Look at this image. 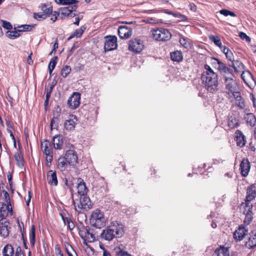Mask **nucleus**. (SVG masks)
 Wrapping results in <instances>:
<instances>
[{
  "label": "nucleus",
  "instance_id": "bf43d9fd",
  "mask_svg": "<svg viewBox=\"0 0 256 256\" xmlns=\"http://www.w3.org/2000/svg\"><path fill=\"white\" fill-rule=\"evenodd\" d=\"M116 256H132L130 254H128L127 252L124 251L122 250H120L118 252H117Z\"/></svg>",
  "mask_w": 256,
  "mask_h": 256
},
{
  "label": "nucleus",
  "instance_id": "f03ea898",
  "mask_svg": "<svg viewBox=\"0 0 256 256\" xmlns=\"http://www.w3.org/2000/svg\"><path fill=\"white\" fill-rule=\"evenodd\" d=\"M212 64L220 72L221 80L223 81L226 78L230 79L235 77L233 70L231 67H228L225 64L216 58H212Z\"/></svg>",
  "mask_w": 256,
  "mask_h": 256
},
{
  "label": "nucleus",
  "instance_id": "6e6552de",
  "mask_svg": "<svg viewBox=\"0 0 256 256\" xmlns=\"http://www.w3.org/2000/svg\"><path fill=\"white\" fill-rule=\"evenodd\" d=\"M240 206H244V214H245L244 222L248 224L251 222L253 219V205L252 204H250V202L248 204V202H242L240 204Z\"/></svg>",
  "mask_w": 256,
  "mask_h": 256
},
{
  "label": "nucleus",
  "instance_id": "e2e57ef3",
  "mask_svg": "<svg viewBox=\"0 0 256 256\" xmlns=\"http://www.w3.org/2000/svg\"><path fill=\"white\" fill-rule=\"evenodd\" d=\"M54 87V85L51 84L49 88H48L46 90V96H50L51 92L52 90Z\"/></svg>",
  "mask_w": 256,
  "mask_h": 256
},
{
  "label": "nucleus",
  "instance_id": "79ce46f5",
  "mask_svg": "<svg viewBox=\"0 0 256 256\" xmlns=\"http://www.w3.org/2000/svg\"><path fill=\"white\" fill-rule=\"evenodd\" d=\"M19 32L18 30L8 31L6 34L8 38L14 40L20 36Z\"/></svg>",
  "mask_w": 256,
  "mask_h": 256
},
{
  "label": "nucleus",
  "instance_id": "72a5a7b5",
  "mask_svg": "<svg viewBox=\"0 0 256 256\" xmlns=\"http://www.w3.org/2000/svg\"><path fill=\"white\" fill-rule=\"evenodd\" d=\"M244 120L248 124H249L251 126H254L256 124V116L252 113H248L246 114L244 117Z\"/></svg>",
  "mask_w": 256,
  "mask_h": 256
},
{
  "label": "nucleus",
  "instance_id": "f3484780",
  "mask_svg": "<svg viewBox=\"0 0 256 256\" xmlns=\"http://www.w3.org/2000/svg\"><path fill=\"white\" fill-rule=\"evenodd\" d=\"M250 162L248 158H244L240 164V170L241 174L246 177L250 172Z\"/></svg>",
  "mask_w": 256,
  "mask_h": 256
},
{
  "label": "nucleus",
  "instance_id": "3c124183",
  "mask_svg": "<svg viewBox=\"0 0 256 256\" xmlns=\"http://www.w3.org/2000/svg\"><path fill=\"white\" fill-rule=\"evenodd\" d=\"M204 71L203 72L202 74H208L213 73H215L213 70L210 67V66L207 64L204 66Z\"/></svg>",
  "mask_w": 256,
  "mask_h": 256
},
{
  "label": "nucleus",
  "instance_id": "69168bd1",
  "mask_svg": "<svg viewBox=\"0 0 256 256\" xmlns=\"http://www.w3.org/2000/svg\"><path fill=\"white\" fill-rule=\"evenodd\" d=\"M55 250H56V255H60V254H62L59 245L57 244L56 246Z\"/></svg>",
  "mask_w": 256,
  "mask_h": 256
},
{
  "label": "nucleus",
  "instance_id": "c756f323",
  "mask_svg": "<svg viewBox=\"0 0 256 256\" xmlns=\"http://www.w3.org/2000/svg\"><path fill=\"white\" fill-rule=\"evenodd\" d=\"M171 60L174 62H180L183 59L182 53L180 50H176L170 52Z\"/></svg>",
  "mask_w": 256,
  "mask_h": 256
},
{
  "label": "nucleus",
  "instance_id": "4be33fe9",
  "mask_svg": "<svg viewBox=\"0 0 256 256\" xmlns=\"http://www.w3.org/2000/svg\"><path fill=\"white\" fill-rule=\"evenodd\" d=\"M71 118L70 120H66L64 124V128L68 130H72L75 128L76 122L77 119L76 116L74 115H72Z\"/></svg>",
  "mask_w": 256,
  "mask_h": 256
},
{
  "label": "nucleus",
  "instance_id": "7c9ffc66",
  "mask_svg": "<svg viewBox=\"0 0 256 256\" xmlns=\"http://www.w3.org/2000/svg\"><path fill=\"white\" fill-rule=\"evenodd\" d=\"M12 212V208H10V206L6 204H2V207L0 208V217L4 220L8 216L9 210Z\"/></svg>",
  "mask_w": 256,
  "mask_h": 256
},
{
  "label": "nucleus",
  "instance_id": "a18cd8bd",
  "mask_svg": "<svg viewBox=\"0 0 256 256\" xmlns=\"http://www.w3.org/2000/svg\"><path fill=\"white\" fill-rule=\"evenodd\" d=\"M236 98L235 104L240 109H243L245 107L244 102L242 100V97H234Z\"/></svg>",
  "mask_w": 256,
  "mask_h": 256
},
{
  "label": "nucleus",
  "instance_id": "a878e982",
  "mask_svg": "<svg viewBox=\"0 0 256 256\" xmlns=\"http://www.w3.org/2000/svg\"><path fill=\"white\" fill-rule=\"evenodd\" d=\"M241 78L247 84H250L254 81V78L249 70H242V72Z\"/></svg>",
  "mask_w": 256,
  "mask_h": 256
},
{
  "label": "nucleus",
  "instance_id": "9d476101",
  "mask_svg": "<svg viewBox=\"0 0 256 256\" xmlns=\"http://www.w3.org/2000/svg\"><path fill=\"white\" fill-rule=\"evenodd\" d=\"M65 158H66L68 164L74 168L78 163V156L76 152L72 150H68L66 152Z\"/></svg>",
  "mask_w": 256,
  "mask_h": 256
},
{
  "label": "nucleus",
  "instance_id": "6ab92c4d",
  "mask_svg": "<svg viewBox=\"0 0 256 256\" xmlns=\"http://www.w3.org/2000/svg\"><path fill=\"white\" fill-rule=\"evenodd\" d=\"M77 182V189L78 194H80V196L87 194L88 190L86 188L84 180L82 178H78Z\"/></svg>",
  "mask_w": 256,
  "mask_h": 256
},
{
  "label": "nucleus",
  "instance_id": "473e14b6",
  "mask_svg": "<svg viewBox=\"0 0 256 256\" xmlns=\"http://www.w3.org/2000/svg\"><path fill=\"white\" fill-rule=\"evenodd\" d=\"M239 126V120L234 116H229L228 119V126L232 128H236Z\"/></svg>",
  "mask_w": 256,
  "mask_h": 256
},
{
  "label": "nucleus",
  "instance_id": "774afa93",
  "mask_svg": "<svg viewBox=\"0 0 256 256\" xmlns=\"http://www.w3.org/2000/svg\"><path fill=\"white\" fill-rule=\"evenodd\" d=\"M103 256H111L110 254L107 251L104 247H102Z\"/></svg>",
  "mask_w": 256,
  "mask_h": 256
},
{
  "label": "nucleus",
  "instance_id": "1a4fd4ad",
  "mask_svg": "<svg viewBox=\"0 0 256 256\" xmlns=\"http://www.w3.org/2000/svg\"><path fill=\"white\" fill-rule=\"evenodd\" d=\"M104 50L108 52L115 50L118 47L117 38L115 36H106L104 37Z\"/></svg>",
  "mask_w": 256,
  "mask_h": 256
},
{
  "label": "nucleus",
  "instance_id": "603ef678",
  "mask_svg": "<svg viewBox=\"0 0 256 256\" xmlns=\"http://www.w3.org/2000/svg\"><path fill=\"white\" fill-rule=\"evenodd\" d=\"M0 22H2V26L4 28L8 30H11L12 28V26L10 22L3 20H1Z\"/></svg>",
  "mask_w": 256,
  "mask_h": 256
},
{
  "label": "nucleus",
  "instance_id": "20e7f679",
  "mask_svg": "<svg viewBox=\"0 0 256 256\" xmlns=\"http://www.w3.org/2000/svg\"><path fill=\"white\" fill-rule=\"evenodd\" d=\"M225 92L229 96H240V88L234 78L222 81Z\"/></svg>",
  "mask_w": 256,
  "mask_h": 256
},
{
  "label": "nucleus",
  "instance_id": "f8f14e48",
  "mask_svg": "<svg viewBox=\"0 0 256 256\" xmlns=\"http://www.w3.org/2000/svg\"><path fill=\"white\" fill-rule=\"evenodd\" d=\"M144 48V45L140 39H132L130 40L128 49L136 53L140 52Z\"/></svg>",
  "mask_w": 256,
  "mask_h": 256
},
{
  "label": "nucleus",
  "instance_id": "dca6fc26",
  "mask_svg": "<svg viewBox=\"0 0 256 256\" xmlns=\"http://www.w3.org/2000/svg\"><path fill=\"white\" fill-rule=\"evenodd\" d=\"M118 34L122 39H127L132 34V30L126 26H121L118 29Z\"/></svg>",
  "mask_w": 256,
  "mask_h": 256
},
{
  "label": "nucleus",
  "instance_id": "c9c22d12",
  "mask_svg": "<svg viewBox=\"0 0 256 256\" xmlns=\"http://www.w3.org/2000/svg\"><path fill=\"white\" fill-rule=\"evenodd\" d=\"M36 24H22L18 26V32H30L32 28L35 26Z\"/></svg>",
  "mask_w": 256,
  "mask_h": 256
},
{
  "label": "nucleus",
  "instance_id": "c85d7f7f",
  "mask_svg": "<svg viewBox=\"0 0 256 256\" xmlns=\"http://www.w3.org/2000/svg\"><path fill=\"white\" fill-rule=\"evenodd\" d=\"M41 10L48 18L52 13V6L50 4H42Z\"/></svg>",
  "mask_w": 256,
  "mask_h": 256
},
{
  "label": "nucleus",
  "instance_id": "393cba45",
  "mask_svg": "<svg viewBox=\"0 0 256 256\" xmlns=\"http://www.w3.org/2000/svg\"><path fill=\"white\" fill-rule=\"evenodd\" d=\"M81 97H69L67 101L68 107L74 110L78 107L80 104V98Z\"/></svg>",
  "mask_w": 256,
  "mask_h": 256
},
{
  "label": "nucleus",
  "instance_id": "aec40b11",
  "mask_svg": "<svg viewBox=\"0 0 256 256\" xmlns=\"http://www.w3.org/2000/svg\"><path fill=\"white\" fill-rule=\"evenodd\" d=\"M236 144L241 148L244 146L246 143V140L244 135L240 130H236L235 132Z\"/></svg>",
  "mask_w": 256,
  "mask_h": 256
},
{
  "label": "nucleus",
  "instance_id": "5fc2aeb1",
  "mask_svg": "<svg viewBox=\"0 0 256 256\" xmlns=\"http://www.w3.org/2000/svg\"><path fill=\"white\" fill-rule=\"evenodd\" d=\"M78 0H62V3L61 4L62 5H70L78 4Z\"/></svg>",
  "mask_w": 256,
  "mask_h": 256
},
{
  "label": "nucleus",
  "instance_id": "8fccbe9b",
  "mask_svg": "<svg viewBox=\"0 0 256 256\" xmlns=\"http://www.w3.org/2000/svg\"><path fill=\"white\" fill-rule=\"evenodd\" d=\"M46 166L47 167L50 168L51 166L52 162L53 159V153L46 154Z\"/></svg>",
  "mask_w": 256,
  "mask_h": 256
},
{
  "label": "nucleus",
  "instance_id": "c03bdc74",
  "mask_svg": "<svg viewBox=\"0 0 256 256\" xmlns=\"http://www.w3.org/2000/svg\"><path fill=\"white\" fill-rule=\"evenodd\" d=\"M71 72V68L68 66H64L61 71V76L65 78Z\"/></svg>",
  "mask_w": 256,
  "mask_h": 256
},
{
  "label": "nucleus",
  "instance_id": "a19ab883",
  "mask_svg": "<svg viewBox=\"0 0 256 256\" xmlns=\"http://www.w3.org/2000/svg\"><path fill=\"white\" fill-rule=\"evenodd\" d=\"M65 248L66 251L68 256H78L77 254L69 244L66 243V244H65Z\"/></svg>",
  "mask_w": 256,
  "mask_h": 256
},
{
  "label": "nucleus",
  "instance_id": "0e129e2a",
  "mask_svg": "<svg viewBox=\"0 0 256 256\" xmlns=\"http://www.w3.org/2000/svg\"><path fill=\"white\" fill-rule=\"evenodd\" d=\"M188 7L190 10L193 12H196L197 10L196 6L193 3H190L188 5Z\"/></svg>",
  "mask_w": 256,
  "mask_h": 256
},
{
  "label": "nucleus",
  "instance_id": "6e6d98bb",
  "mask_svg": "<svg viewBox=\"0 0 256 256\" xmlns=\"http://www.w3.org/2000/svg\"><path fill=\"white\" fill-rule=\"evenodd\" d=\"M239 36L242 40H246L247 42H250V38L244 32H240L239 33Z\"/></svg>",
  "mask_w": 256,
  "mask_h": 256
},
{
  "label": "nucleus",
  "instance_id": "ea45409f",
  "mask_svg": "<svg viewBox=\"0 0 256 256\" xmlns=\"http://www.w3.org/2000/svg\"><path fill=\"white\" fill-rule=\"evenodd\" d=\"M85 230L86 231V234H88V237L87 238L88 239L90 238L91 240H88V242H92L96 240L94 234H93V230H91L90 228L88 226H86Z\"/></svg>",
  "mask_w": 256,
  "mask_h": 256
},
{
  "label": "nucleus",
  "instance_id": "58836bf2",
  "mask_svg": "<svg viewBox=\"0 0 256 256\" xmlns=\"http://www.w3.org/2000/svg\"><path fill=\"white\" fill-rule=\"evenodd\" d=\"M14 159L16 162L17 166L20 168L24 166V158L22 156H20L18 152H16L14 155Z\"/></svg>",
  "mask_w": 256,
  "mask_h": 256
},
{
  "label": "nucleus",
  "instance_id": "0eeeda50",
  "mask_svg": "<svg viewBox=\"0 0 256 256\" xmlns=\"http://www.w3.org/2000/svg\"><path fill=\"white\" fill-rule=\"evenodd\" d=\"M72 204L74 206L76 210L78 212H79L76 210V207H78L80 210H89L91 208L92 206L90 200L87 194L80 196V204H78L77 206L76 205V200L72 199Z\"/></svg>",
  "mask_w": 256,
  "mask_h": 256
},
{
  "label": "nucleus",
  "instance_id": "412c9836",
  "mask_svg": "<svg viewBox=\"0 0 256 256\" xmlns=\"http://www.w3.org/2000/svg\"><path fill=\"white\" fill-rule=\"evenodd\" d=\"M212 256H230L228 248L220 246L215 250Z\"/></svg>",
  "mask_w": 256,
  "mask_h": 256
},
{
  "label": "nucleus",
  "instance_id": "f257e3e1",
  "mask_svg": "<svg viewBox=\"0 0 256 256\" xmlns=\"http://www.w3.org/2000/svg\"><path fill=\"white\" fill-rule=\"evenodd\" d=\"M124 233V226L118 221L110 222L109 226L103 230L100 236L102 239L110 241L116 238H122Z\"/></svg>",
  "mask_w": 256,
  "mask_h": 256
},
{
  "label": "nucleus",
  "instance_id": "864d4df0",
  "mask_svg": "<svg viewBox=\"0 0 256 256\" xmlns=\"http://www.w3.org/2000/svg\"><path fill=\"white\" fill-rule=\"evenodd\" d=\"M208 38L216 46L221 41L220 38L217 36L210 35Z\"/></svg>",
  "mask_w": 256,
  "mask_h": 256
},
{
  "label": "nucleus",
  "instance_id": "9b49d317",
  "mask_svg": "<svg viewBox=\"0 0 256 256\" xmlns=\"http://www.w3.org/2000/svg\"><path fill=\"white\" fill-rule=\"evenodd\" d=\"M248 229L242 224L238 226V228L234 232L233 236L236 242L241 241L244 236H247Z\"/></svg>",
  "mask_w": 256,
  "mask_h": 256
},
{
  "label": "nucleus",
  "instance_id": "4468645a",
  "mask_svg": "<svg viewBox=\"0 0 256 256\" xmlns=\"http://www.w3.org/2000/svg\"><path fill=\"white\" fill-rule=\"evenodd\" d=\"M10 222L3 218L0 220V234L4 238H6L10 234Z\"/></svg>",
  "mask_w": 256,
  "mask_h": 256
},
{
  "label": "nucleus",
  "instance_id": "37998d69",
  "mask_svg": "<svg viewBox=\"0 0 256 256\" xmlns=\"http://www.w3.org/2000/svg\"><path fill=\"white\" fill-rule=\"evenodd\" d=\"M86 227L84 226H82V227L78 226V234L80 238L84 240V244H86V240L85 238L87 237L86 236V234L84 232Z\"/></svg>",
  "mask_w": 256,
  "mask_h": 256
},
{
  "label": "nucleus",
  "instance_id": "2f4dec72",
  "mask_svg": "<svg viewBox=\"0 0 256 256\" xmlns=\"http://www.w3.org/2000/svg\"><path fill=\"white\" fill-rule=\"evenodd\" d=\"M14 249L10 244H7L2 250L3 256H14Z\"/></svg>",
  "mask_w": 256,
  "mask_h": 256
},
{
  "label": "nucleus",
  "instance_id": "4c0bfd02",
  "mask_svg": "<svg viewBox=\"0 0 256 256\" xmlns=\"http://www.w3.org/2000/svg\"><path fill=\"white\" fill-rule=\"evenodd\" d=\"M58 56H55L51 58L48 64V71L50 74H52L53 70L57 64Z\"/></svg>",
  "mask_w": 256,
  "mask_h": 256
},
{
  "label": "nucleus",
  "instance_id": "cd10ccee",
  "mask_svg": "<svg viewBox=\"0 0 256 256\" xmlns=\"http://www.w3.org/2000/svg\"><path fill=\"white\" fill-rule=\"evenodd\" d=\"M68 164V161L64 156H60L58 160V168L61 171L66 170Z\"/></svg>",
  "mask_w": 256,
  "mask_h": 256
},
{
  "label": "nucleus",
  "instance_id": "49530a36",
  "mask_svg": "<svg viewBox=\"0 0 256 256\" xmlns=\"http://www.w3.org/2000/svg\"><path fill=\"white\" fill-rule=\"evenodd\" d=\"M58 118L57 116H54L50 121V129L58 128Z\"/></svg>",
  "mask_w": 256,
  "mask_h": 256
},
{
  "label": "nucleus",
  "instance_id": "338daca9",
  "mask_svg": "<svg viewBox=\"0 0 256 256\" xmlns=\"http://www.w3.org/2000/svg\"><path fill=\"white\" fill-rule=\"evenodd\" d=\"M178 18H180L182 21H188V18H187V16L184 14H180L178 15Z\"/></svg>",
  "mask_w": 256,
  "mask_h": 256
},
{
  "label": "nucleus",
  "instance_id": "423d86ee",
  "mask_svg": "<svg viewBox=\"0 0 256 256\" xmlns=\"http://www.w3.org/2000/svg\"><path fill=\"white\" fill-rule=\"evenodd\" d=\"M150 34L154 40L158 41H166L169 40L172 36L170 31L163 28L152 30Z\"/></svg>",
  "mask_w": 256,
  "mask_h": 256
},
{
  "label": "nucleus",
  "instance_id": "b1692460",
  "mask_svg": "<svg viewBox=\"0 0 256 256\" xmlns=\"http://www.w3.org/2000/svg\"><path fill=\"white\" fill-rule=\"evenodd\" d=\"M52 144L56 150H61L64 144L62 136L60 134L56 135L53 137Z\"/></svg>",
  "mask_w": 256,
  "mask_h": 256
},
{
  "label": "nucleus",
  "instance_id": "09e8293b",
  "mask_svg": "<svg viewBox=\"0 0 256 256\" xmlns=\"http://www.w3.org/2000/svg\"><path fill=\"white\" fill-rule=\"evenodd\" d=\"M33 16L34 19H36L39 21L44 20L47 18L46 15H45L44 14H41L40 12L34 13Z\"/></svg>",
  "mask_w": 256,
  "mask_h": 256
},
{
  "label": "nucleus",
  "instance_id": "13d9d810",
  "mask_svg": "<svg viewBox=\"0 0 256 256\" xmlns=\"http://www.w3.org/2000/svg\"><path fill=\"white\" fill-rule=\"evenodd\" d=\"M3 192H4L5 201L7 203L6 205L10 206V200L8 193L4 190Z\"/></svg>",
  "mask_w": 256,
  "mask_h": 256
},
{
  "label": "nucleus",
  "instance_id": "de8ad7c7",
  "mask_svg": "<svg viewBox=\"0 0 256 256\" xmlns=\"http://www.w3.org/2000/svg\"><path fill=\"white\" fill-rule=\"evenodd\" d=\"M220 13L221 14L224 15V16H230L232 17L236 16V14L233 12L230 11L229 10L226 9H222L220 11Z\"/></svg>",
  "mask_w": 256,
  "mask_h": 256
},
{
  "label": "nucleus",
  "instance_id": "f704fd0d",
  "mask_svg": "<svg viewBox=\"0 0 256 256\" xmlns=\"http://www.w3.org/2000/svg\"><path fill=\"white\" fill-rule=\"evenodd\" d=\"M86 30V28L84 26H82L80 28L76 29L75 30L74 32L68 38V40H70L74 37L80 38Z\"/></svg>",
  "mask_w": 256,
  "mask_h": 256
},
{
  "label": "nucleus",
  "instance_id": "e433bc0d",
  "mask_svg": "<svg viewBox=\"0 0 256 256\" xmlns=\"http://www.w3.org/2000/svg\"><path fill=\"white\" fill-rule=\"evenodd\" d=\"M30 241L31 245L34 246L36 241V232L35 226L34 225H32L30 233Z\"/></svg>",
  "mask_w": 256,
  "mask_h": 256
},
{
  "label": "nucleus",
  "instance_id": "4d7b16f0",
  "mask_svg": "<svg viewBox=\"0 0 256 256\" xmlns=\"http://www.w3.org/2000/svg\"><path fill=\"white\" fill-rule=\"evenodd\" d=\"M226 58L231 62L232 61L234 60V54L230 50L225 54Z\"/></svg>",
  "mask_w": 256,
  "mask_h": 256
},
{
  "label": "nucleus",
  "instance_id": "2eb2a0df",
  "mask_svg": "<svg viewBox=\"0 0 256 256\" xmlns=\"http://www.w3.org/2000/svg\"><path fill=\"white\" fill-rule=\"evenodd\" d=\"M78 5H72L70 6L60 8V11L62 16L73 18L77 15L76 13L74 12L76 11Z\"/></svg>",
  "mask_w": 256,
  "mask_h": 256
},
{
  "label": "nucleus",
  "instance_id": "39448f33",
  "mask_svg": "<svg viewBox=\"0 0 256 256\" xmlns=\"http://www.w3.org/2000/svg\"><path fill=\"white\" fill-rule=\"evenodd\" d=\"M90 220L92 226L97 228H102L106 224L104 212L98 209H96L92 212Z\"/></svg>",
  "mask_w": 256,
  "mask_h": 256
},
{
  "label": "nucleus",
  "instance_id": "5701e85b",
  "mask_svg": "<svg viewBox=\"0 0 256 256\" xmlns=\"http://www.w3.org/2000/svg\"><path fill=\"white\" fill-rule=\"evenodd\" d=\"M48 183L54 186H56L58 184V181L56 176V174L55 171L50 170L48 172Z\"/></svg>",
  "mask_w": 256,
  "mask_h": 256
},
{
  "label": "nucleus",
  "instance_id": "a211bd4d",
  "mask_svg": "<svg viewBox=\"0 0 256 256\" xmlns=\"http://www.w3.org/2000/svg\"><path fill=\"white\" fill-rule=\"evenodd\" d=\"M228 66L233 68L234 74L240 72L245 68L244 65L242 62L238 60H234L228 62Z\"/></svg>",
  "mask_w": 256,
  "mask_h": 256
},
{
  "label": "nucleus",
  "instance_id": "052dcab7",
  "mask_svg": "<svg viewBox=\"0 0 256 256\" xmlns=\"http://www.w3.org/2000/svg\"><path fill=\"white\" fill-rule=\"evenodd\" d=\"M24 254L22 251V248L20 246H18L16 250L15 256H20Z\"/></svg>",
  "mask_w": 256,
  "mask_h": 256
},
{
  "label": "nucleus",
  "instance_id": "7ed1b4c3",
  "mask_svg": "<svg viewBox=\"0 0 256 256\" xmlns=\"http://www.w3.org/2000/svg\"><path fill=\"white\" fill-rule=\"evenodd\" d=\"M202 79L205 82V88L208 92L214 94L218 91V75L216 73L202 74Z\"/></svg>",
  "mask_w": 256,
  "mask_h": 256
},
{
  "label": "nucleus",
  "instance_id": "680f3d73",
  "mask_svg": "<svg viewBox=\"0 0 256 256\" xmlns=\"http://www.w3.org/2000/svg\"><path fill=\"white\" fill-rule=\"evenodd\" d=\"M55 108L56 112L54 114V116H57V118H58L60 116L61 113V108L59 106H57Z\"/></svg>",
  "mask_w": 256,
  "mask_h": 256
},
{
  "label": "nucleus",
  "instance_id": "bb28decb",
  "mask_svg": "<svg viewBox=\"0 0 256 256\" xmlns=\"http://www.w3.org/2000/svg\"><path fill=\"white\" fill-rule=\"evenodd\" d=\"M50 141L46 140L42 143L41 147L42 148H44L42 152L45 155L53 153V149L50 147Z\"/></svg>",
  "mask_w": 256,
  "mask_h": 256
},
{
  "label": "nucleus",
  "instance_id": "ddd939ff",
  "mask_svg": "<svg viewBox=\"0 0 256 256\" xmlns=\"http://www.w3.org/2000/svg\"><path fill=\"white\" fill-rule=\"evenodd\" d=\"M256 198V186L252 184L246 188V196L244 202L250 203Z\"/></svg>",
  "mask_w": 256,
  "mask_h": 256
}]
</instances>
